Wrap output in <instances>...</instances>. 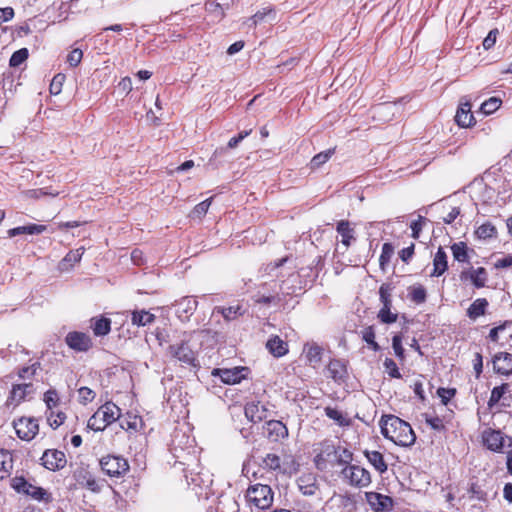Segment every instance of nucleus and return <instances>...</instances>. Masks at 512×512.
Segmentation results:
<instances>
[{
    "mask_svg": "<svg viewBox=\"0 0 512 512\" xmlns=\"http://www.w3.org/2000/svg\"><path fill=\"white\" fill-rule=\"evenodd\" d=\"M456 394V389L454 388H443L440 387L437 390V395L440 397L443 405H447L452 397Z\"/></svg>",
    "mask_w": 512,
    "mask_h": 512,
    "instance_id": "nucleus-62",
    "label": "nucleus"
},
{
    "mask_svg": "<svg viewBox=\"0 0 512 512\" xmlns=\"http://www.w3.org/2000/svg\"><path fill=\"white\" fill-rule=\"evenodd\" d=\"M39 367H40L39 362H35V363L31 364L30 366L22 367L18 371V376L22 380H29L36 374Z\"/></svg>",
    "mask_w": 512,
    "mask_h": 512,
    "instance_id": "nucleus-58",
    "label": "nucleus"
},
{
    "mask_svg": "<svg viewBox=\"0 0 512 512\" xmlns=\"http://www.w3.org/2000/svg\"><path fill=\"white\" fill-rule=\"evenodd\" d=\"M155 320V316L148 311H134L132 313V324L137 326H146Z\"/></svg>",
    "mask_w": 512,
    "mask_h": 512,
    "instance_id": "nucleus-41",
    "label": "nucleus"
},
{
    "mask_svg": "<svg viewBox=\"0 0 512 512\" xmlns=\"http://www.w3.org/2000/svg\"><path fill=\"white\" fill-rule=\"evenodd\" d=\"M509 384L503 383L500 386H496L492 389L490 398L488 400V406L490 408L494 407L499 403L503 395L508 391Z\"/></svg>",
    "mask_w": 512,
    "mask_h": 512,
    "instance_id": "nucleus-45",
    "label": "nucleus"
},
{
    "mask_svg": "<svg viewBox=\"0 0 512 512\" xmlns=\"http://www.w3.org/2000/svg\"><path fill=\"white\" fill-rule=\"evenodd\" d=\"M366 499L375 512H383L392 507V498L377 492L366 493Z\"/></svg>",
    "mask_w": 512,
    "mask_h": 512,
    "instance_id": "nucleus-20",
    "label": "nucleus"
},
{
    "mask_svg": "<svg viewBox=\"0 0 512 512\" xmlns=\"http://www.w3.org/2000/svg\"><path fill=\"white\" fill-rule=\"evenodd\" d=\"M448 268L447 255L442 247H439L433 259V272L431 276L439 277Z\"/></svg>",
    "mask_w": 512,
    "mask_h": 512,
    "instance_id": "nucleus-28",
    "label": "nucleus"
},
{
    "mask_svg": "<svg viewBox=\"0 0 512 512\" xmlns=\"http://www.w3.org/2000/svg\"><path fill=\"white\" fill-rule=\"evenodd\" d=\"M11 487L21 494L30 496L37 501L48 503L52 500L51 494L42 487L29 483L23 476H15L10 480Z\"/></svg>",
    "mask_w": 512,
    "mask_h": 512,
    "instance_id": "nucleus-5",
    "label": "nucleus"
},
{
    "mask_svg": "<svg viewBox=\"0 0 512 512\" xmlns=\"http://www.w3.org/2000/svg\"><path fill=\"white\" fill-rule=\"evenodd\" d=\"M382 435L398 446H411L416 436L410 424L395 415H385L380 420Z\"/></svg>",
    "mask_w": 512,
    "mask_h": 512,
    "instance_id": "nucleus-3",
    "label": "nucleus"
},
{
    "mask_svg": "<svg viewBox=\"0 0 512 512\" xmlns=\"http://www.w3.org/2000/svg\"><path fill=\"white\" fill-rule=\"evenodd\" d=\"M169 451L174 458L173 465L179 463L183 467L197 466L199 452L195 445V439L185 431L181 429L174 430Z\"/></svg>",
    "mask_w": 512,
    "mask_h": 512,
    "instance_id": "nucleus-2",
    "label": "nucleus"
},
{
    "mask_svg": "<svg viewBox=\"0 0 512 512\" xmlns=\"http://www.w3.org/2000/svg\"><path fill=\"white\" fill-rule=\"evenodd\" d=\"M297 486L303 495H315L316 492L319 490L316 474L311 472L301 474L297 478Z\"/></svg>",
    "mask_w": 512,
    "mask_h": 512,
    "instance_id": "nucleus-18",
    "label": "nucleus"
},
{
    "mask_svg": "<svg viewBox=\"0 0 512 512\" xmlns=\"http://www.w3.org/2000/svg\"><path fill=\"white\" fill-rule=\"evenodd\" d=\"M391 307L386 304L379 310L378 318L382 323L391 324L397 321L398 315L391 312Z\"/></svg>",
    "mask_w": 512,
    "mask_h": 512,
    "instance_id": "nucleus-55",
    "label": "nucleus"
},
{
    "mask_svg": "<svg viewBox=\"0 0 512 512\" xmlns=\"http://www.w3.org/2000/svg\"><path fill=\"white\" fill-rule=\"evenodd\" d=\"M183 472L188 485H193L194 487L203 489L208 488L212 483L210 475L203 472V469L199 465V461L197 462V466H184Z\"/></svg>",
    "mask_w": 512,
    "mask_h": 512,
    "instance_id": "nucleus-11",
    "label": "nucleus"
},
{
    "mask_svg": "<svg viewBox=\"0 0 512 512\" xmlns=\"http://www.w3.org/2000/svg\"><path fill=\"white\" fill-rule=\"evenodd\" d=\"M451 251L454 259L458 262H467L468 261V253L467 246L464 242L454 243L451 246Z\"/></svg>",
    "mask_w": 512,
    "mask_h": 512,
    "instance_id": "nucleus-46",
    "label": "nucleus"
},
{
    "mask_svg": "<svg viewBox=\"0 0 512 512\" xmlns=\"http://www.w3.org/2000/svg\"><path fill=\"white\" fill-rule=\"evenodd\" d=\"M195 333L196 332L184 333V337L180 342L172 344L168 348L169 354L173 358L189 366H196L197 362L196 351L190 345V342Z\"/></svg>",
    "mask_w": 512,
    "mask_h": 512,
    "instance_id": "nucleus-4",
    "label": "nucleus"
},
{
    "mask_svg": "<svg viewBox=\"0 0 512 512\" xmlns=\"http://www.w3.org/2000/svg\"><path fill=\"white\" fill-rule=\"evenodd\" d=\"M46 231L45 225L39 224H29L25 226H18L8 230L9 237H15L17 235L29 234V235H38Z\"/></svg>",
    "mask_w": 512,
    "mask_h": 512,
    "instance_id": "nucleus-30",
    "label": "nucleus"
},
{
    "mask_svg": "<svg viewBox=\"0 0 512 512\" xmlns=\"http://www.w3.org/2000/svg\"><path fill=\"white\" fill-rule=\"evenodd\" d=\"M96 393L89 387H80L78 389V399L81 404H88L94 400Z\"/></svg>",
    "mask_w": 512,
    "mask_h": 512,
    "instance_id": "nucleus-59",
    "label": "nucleus"
},
{
    "mask_svg": "<svg viewBox=\"0 0 512 512\" xmlns=\"http://www.w3.org/2000/svg\"><path fill=\"white\" fill-rule=\"evenodd\" d=\"M43 401L47 407L46 411L53 410L59 405L60 398L55 389H49L44 393Z\"/></svg>",
    "mask_w": 512,
    "mask_h": 512,
    "instance_id": "nucleus-51",
    "label": "nucleus"
},
{
    "mask_svg": "<svg viewBox=\"0 0 512 512\" xmlns=\"http://www.w3.org/2000/svg\"><path fill=\"white\" fill-rule=\"evenodd\" d=\"M229 5H223L218 0H209L205 3V10L213 21H220L224 18Z\"/></svg>",
    "mask_w": 512,
    "mask_h": 512,
    "instance_id": "nucleus-27",
    "label": "nucleus"
},
{
    "mask_svg": "<svg viewBox=\"0 0 512 512\" xmlns=\"http://www.w3.org/2000/svg\"><path fill=\"white\" fill-rule=\"evenodd\" d=\"M245 416L253 423H259L268 418L270 410L268 406L258 400L248 402L244 408Z\"/></svg>",
    "mask_w": 512,
    "mask_h": 512,
    "instance_id": "nucleus-15",
    "label": "nucleus"
},
{
    "mask_svg": "<svg viewBox=\"0 0 512 512\" xmlns=\"http://www.w3.org/2000/svg\"><path fill=\"white\" fill-rule=\"evenodd\" d=\"M215 311L220 313L227 321L234 320L245 313V310L239 304L229 307H216Z\"/></svg>",
    "mask_w": 512,
    "mask_h": 512,
    "instance_id": "nucleus-39",
    "label": "nucleus"
},
{
    "mask_svg": "<svg viewBox=\"0 0 512 512\" xmlns=\"http://www.w3.org/2000/svg\"><path fill=\"white\" fill-rule=\"evenodd\" d=\"M409 298L415 304H422L426 301L427 293L426 289L418 284L409 287Z\"/></svg>",
    "mask_w": 512,
    "mask_h": 512,
    "instance_id": "nucleus-43",
    "label": "nucleus"
},
{
    "mask_svg": "<svg viewBox=\"0 0 512 512\" xmlns=\"http://www.w3.org/2000/svg\"><path fill=\"white\" fill-rule=\"evenodd\" d=\"M35 391L36 388L32 382L13 384L5 401V406L15 408L23 401L33 398Z\"/></svg>",
    "mask_w": 512,
    "mask_h": 512,
    "instance_id": "nucleus-9",
    "label": "nucleus"
},
{
    "mask_svg": "<svg viewBox=\"0 0 512 512\" xmlns=\"http://www.w3.org/2000/svg\"><path fill=\"white\" fill-rule=\"evenodd\" d=\"M65 342L69 348L78 352H86L92 347L90 336L78 331L69 332L65 337Z\"/></svg>",
    "mask_w": 512,
    "mask_h": 512,
    "instance_id": "nucleus-16",
    "label": "nucleus"
},
{
    "mask_svg": "<svg viewBox=\"0 0 512 512\" xmlns=\"http://www.w3.org/2000/svg\"><path fill=\"white\" fill-rule=\"evenodd\" d=\"M212 199H213V197H210V198L200 202L199 204H197L194 207V209L191 211L189 216L192 219H202V217L207 213V211L211 205Z\"/></svg>",
    "mask_w": 512,
    "mask_h": 512,
    "instance_id": "nucleus-50",
    "label": "nucleus"
},
{
    "mask_svg": "<svg viewBox=\"0 0 512 512\" xmlns=\"http://www.w3.org/2000/svg\"><path fill=\"white\" fill-rule=\"evenodd\" d=\"M362 340L365 341L371 350L378 352L381 348L375 341V330L373 326L365 327L361 332Z\"/></svg>",
    "mask_w": 512,
    "mask_h": 512,
    "instance_id": "nucleus-42",
    "label": "nucleus"
},
{
    "mask_svg": "<svg viewBox=\"0 0 512 512\" xmlns=\"http://www.w3.org/2000/svg\"><path fill=\"white\" fill-rule=\"evenodd\" d=\"M266 348L276 358L285 356L289 352L288 343L279 336H272L266 342Z\"/></svg>",
    "mask_w": 512,
    "mask_h": 512,
    "instance_id": "nucleus-23",
    "label": "nucleus"
},
{
    "mask_svg": "<svg viewBox=\"0 0 512 512\" xmlns=\"http://www.w3.org/2000/svg\"><path fill=\"white\" fill-rule=\"evenodd\" d=\"M46 418H47V423L48 425L52 428V429H57L59 426H61L65 419H66V415L64 412L62 411H54L53 410H49V411H46Z\"/></svg>",
    "mask_w": 512,
    "mask_h": 512,
    "instance_id": "nucleus-44",
    "label": "nucleus"
},
{
    "mask_svg": "<svg viewBox=\"0 0 512 512\" xmlns=\"http://www.w3.org/2000/svg\"><path fill=\"white\" fill-rule=\"evenodd\" d=\"M100 466L103 472L110 477L123 476L129 470L128 461L121 456H105L100 460Z\"/></svg>",
    "mask_w": 512,
    "mask_h": 512,
    "instance_id": "nucleus-10",
    "label": "nucleus"
},
{
    "mask_svg": "<svg viewBox=\"0 0 512 512\" xmlns=\"http://www.w3.org/2000/svg\"><path fill=\"white\" fill-rule=\"evenodd\" d=\"M92 330L96 336L107 335L111 330V320L105 317L95 319L92 325Z\"/></svg>",
    "mask_w": 512,
    "mask_h": 512,
    "instance_id": "nucleus-40",
    "label": "nucleus"
},
{
    "mask_svg": "<svg viewBox=\"0 0 512 512\" xmlns=\"http://www.w3.org/2000/svg\"><path fill=\"white\" fill-rule=\"evenodd\" d=\"M328 372L334 381H342L346 377V366L340 360H331L328 364Z\"/></svg>",
    "mask_w": 512,
    "mask_h": 512,
    "instance_id": "nucleus-35",
    "label": "nucleus"
},
{
    "mask_svg": "<svg viewBox=\"0 0 512 512\" xmlns=\"http://www.w3.org/2000/svg\"><path fill=\"white\" fill-rule=\"evenodd\" d=\"M335 456H336L337 463L339 465H345V466L351 465L350 462L352 461L353 453L350 450H348L347 448L338 447L335 450Z\"/></svg>",
    "mask_w": 512,
    "mask_h": 512,
    "instance_id": "nucleus-52",
    "label": "nucleus"
},
{
    "mask_svg": "<svg viewBox=\"0 0 512 512\" xmlns=\"http://www.w3.org/2000/svg\"><path fill=\"white\" fill-rule=\"evenodd\" d=\"M263 466L269 470L277 471L282 474L292 475L298 471L299 464L291 455H286L281 459L274 453H268L262 460Z\"/></svg>",
    "mask_w": 512,
    "mask_h": 512,
    "instance_id": "nucleus-6",
    "label": "nucleus"
},
{
    "mask_svg": "<svg viewBox=\"0 0 512 512\" xmlns=\"http://www.w3.org/2000/svg\"><path fill=\"white\" fill-rule=\"evenodd\" d=\"M120 411V408L116 404L106 402L96 412L100 414V417L108 426L120 417Z\"/></svg>",
    "mask_w": 512,
    "mask_h": 512,
    "instance_id": "nucleus-24",
    "label": "nucleus"
},
{
    "mask_svg": "<svg viewBox=\"0 0 512 512\" xmlns=\"http://www.w3.org/2000/svg\"><path fill=\"white\" fill-rule=\"evenodd\" d=\"M17 436L26 441L32 440L38 433L39 425L36 419L20 418L13 422Z\"/></svg>",
    "mask_w": 512,
    "mask_h": 512,
    "instance_id": "nucleus-13",
    "label": "nucleus"
},
{
    "mask_svg": "<svg viewBox=\"0 0 512 512\" xmlns=\"http://www.w3.org/2000/svg\"><path fill=\"white\" fill-rule=\"evenodd\" d=\"M83 254L84 247L69 251L59 263L60 271H69L76 263L80 262Z\"/></svg>",
    "mask_w": 512,
    "mask_h": 512,
    "instance_id": "nucleus-25",
    "label": "nucleus"
},
{
    "mask_svg": "<svg viewBox=\"0 0 512 512\" xmlns=\"http://www.w3.org/2000/svg\"><path fill=\"white\" fill-rule=\"evenodd\" d=\"M267 17H271L272 19L275 18V12L271 7H266L257 11L252 17H250V20L253 21V24H258L264 21Z\"/></svg>",
    "mask_w": 512,
    "mask_h": 512,
    "instance_id": "nucleus-61",
    "label": "nucleus"
},
{
    "mask_svg": "<svg viewBox=\"0 0 512 512\" xmlns=\"http://www.w3.org/2000/svg\"><path fill=\"white\" fill-rule=\"evenodd\" d=\"M287 262L288 258H282L278 262L268 265L267 269L270 271H278L276 277L278 278V287L281 296H297L315 280L317 273H315L311 267L293 271L284 266Z\"/></svg>",
    "mask_w": 512,
    "mask_h": 512,
    "instance_id": "nucleus-1",
    "label": "nucleus"
},
{
    "mask_svg": "<svg viewBox=\"0 0 512 512\" xmlns=\"http://www.w3.org/2000/svg\"><path fill=\"white\" fill-rule=\"evenodd\" d=\"M107 427L106 423L100 417V414L95 412L87 421V428L93 431H102Z\"/></svg>",
    "mask_w": 512,
    "mask_h": 512,
    "instance_id": "nucleus-57",
    "label": "nucleus"
},
{
    "mask_svg": "<svg viewBox=\"0 0 512 512\" xmlns=\"http://www.w3.org/2000/svg\"><path fill=\"white\" fill-rule=\"evenodd\" d=\"M83 58V52L79 48L73 49L67 56V63L71 67H77Z\"/></svg>",
    "mask_w": 512,
    "mask_h": 512,
    "instance_id": "nucleus-63",
    "label": "nucleus"
},
{
    "mask_svg": "<svg viewBox=\"0 0 512 512\" xmlns=\"http://www.w3.org/2000/svg\"><path fill=\"white\" fill-rule=\"evenodd\" d=\"M246 499L258 509H268L273 503V492L268 485L255 484L247 489Z\"/></svg>",
    "mask_w": 512,
    "mask_h": 512,
    "instance_id": "nucleus-7",
    "label": "nucleus"
},
{
    "mask_svg": "<svg viewBox=\"0 0 512 512\" xmlns=\"http://www.w3.org/2000/svg\"><path fill=\"white\" fill-rule=\"evenodd\" d=\"M337 233L341 236V243L349 247L351 241L355 239L354 237V229L351 228L349 221L341 220L337 223L336 227Z\"/></svg>",
    "mask_w": 512,
    "mask_h": 512,
    "instance_id": "nucleus-31",
    "label": "nucleus"
},
{
    "mask_svg": "<svg viewBox=\"0 0 512 512\" xmlns=\"http://www.w3.org/2000/svg\"><path fill=\"white\" fill-rule=\"evenodd\" d=\"M333 152L334 150L328 149L315 155L310 162L311 168L315 169L320 167L322 164L326 163L332 156Z\"/></svg>",
    "mask_w": 512,
    "mask_h": 512,
    "instance_id": "nucleus-56",
    "label": "nucleus"
},
{
    "mask_svg": "<svg viewBox=\"0 0 512 512\" xmlns=\"http://www.w3.org/2000/svg\"><path fill=\"white\" fill-rule=\"evenodd\" d=\"M486 447L492 451H500L504 446V438L500 431H488L483 436Z\"/></svg>",
    "mask_w": 512,
    "mask_h": 512,
    "instance_id": "nucleus-26",
    "label": "nucleus"
},
{
    "mask_svg": "<svg viewBox=\"0 0 512 512\" xmlns=\"http://www.w3.org/2000/svg\"><path fill=\"white\" fill-rule=\"evenodd\" d=\"M474 120L471 113V105L469 103L462 104L455 115L456 123L463 128L469 127Z\"/></svg>",
    "mask_w": 512,
    "mask_h": 512,
    "instance_id": "nucleus-29",
    "label": "nucleus"
},
{
    "mask_svg": "<svg viewBox=\"0 0 512 512\" xmlns=\"http://www.w3.org/2000/svg\"><path fill=\"white\" fill-rule=\"evenodd\" d=\"M487 307L488 301L485 298H478L469 306L467 316L475 320L485 314Z\"/></svg>",
    "mask_w": 512,
    "mask_h": 512,
    "instance_id": "nucleus-36",
    "label": "nucleus"
},
{
    "mask_svg": "<svg viewBox=\"0 0 512 512\" xmlns=\"http://www.w3.org/2000/svg\"><path fill=\"white\" fill-rule=\"evenodd\" d=\"M29 55L27 48H21L17 51H15L9 60V65L11 67H18L20 66L24 61L27 60Z\"/></svg>",
    "mask_w": 512,
    "mask_h": 512,
    "instance_id": "nucleus-53",
    "label": "nucleus"
},
{
    "mask_svg": "<svg viewBox=\"0 0 512 512\" xmlns=\"http://www.w3.org/2000/svg\"><path fill=\"white\" fill-rule=\"evenodd\" d=\"M267 437L274 442L284 439L288 436V429L286 425L279 420L266 421L264 426Z\"/></svg>",
    "mask_w": 512,
    "mask_h": 512,
    "instance_id": "nucleus-19",
    "label": "nucleus"
},
{
    "mask_svg": "<svg viewBox=\"0 0 512 512\" xmlns=\"http://www.w3.org/2000/svg\"><path fill=\"white\" fill-rule=\"evenodd\" d=\"M253 299L255 303L257 304H263V305H269L271 303H279L283 300L280 292H277L275 295H266L262 294L261 292H258L253 296Z\"/></svg>",
    "mask_w": 512,
    "mask_h": 512,
    "instance_id": "nucleus-48",
    "label": "nucleus"
},
{
    "mask_svg": "<svg viewBox=\"0 0 512 512\" xmlns=\"http://www.w3.org/2000/svg\"><path fill=\"white\" fill-rule=\"evenodd\" d=\"M368 462L375 468L379 473H384L387 471L388 467L384 460L382 453L379 451H368L364 452Z\"/></svg>",
    "mask_w": 512,
    "mask_h": 512,
    "instance_id": "nucleus-33",
    "label": "nucleus"
},
{
    "mask_svg": "<svg viewBox=\"0 0 512 512\" xmlns=\"http://www.w3.org/2000/svg\"><path fill=\"white\" fill-rule=\"evenodd\" d=\"M342 478L351 486L364 488L370 485V472L356 464L347 465L341 470Z\"/></svg>",
    "mask_w": 512,
    "mask_h": 512,
    "instance_id": "nucleus-8",
    "label": "nucleus"
},
{
    "mask_svg": "<svg viewBox=\"0 0 512 512\" xmlns=\"http://www.w3.org/2000/svg\"><path fill=\"white\" fill-rule=\"evenodd\" d=\"M392 348L398 358L404 359V348L402 346V336L400 334H396L392 337Z\"/></svg>",
    "mask_w": 512,
    "mask_h": 512,
    "instance_id": "nucleus-64",
    "label": "nucleus"
},
{
    "mask_svg": "<svg viewBox=\"0 0 512 512\" xmlns=\"http://www.w3.org/2000/svg\"><path fill=\"white\" fill-rule=\"evenodd\" d=\"M42 465L50 471H58L66 466L65 453L57 449L46 450L41 457Z\"/></svg>",
    "mask_w": 512,
    "mask_h": 512,
    "instance_id": "nucleus-14",
    "label": "nucleus"
},
{
    "mask_svg": "<svg viewBox=\"0 0 512 512\" xmlns=\"http://www.w3.org/2000/svg\"><path fill=\"white\" fill-rule=\"evenodd\" d=\"M493 369L497 374L510 376L512 374V354L499 353L493 358Z\"/></svg>",
    "mask_w": 512,
    "mask_h": 512,
    "instance_id": "nucleus-22",
    "label": "nucleus"
},
{
    "mask_svg": "<svg viewBox=\"0 0 512 512\" xmlns=\"http://www.w3.org/2000/svg\"><path fill=\"white\" fill-rule=\"evenodd\" d=\"M248 372L247 367H234V368H214L211 372L212 376H218L221 381L228 385L240 383L241 380L246 378Z\"/></svg>",
    "mask_w": 512,
    "mask_h": 512,
    "instance_id": "nucleus-12",
    "label": "nucleus"
},
{
    "mask_svg": "<svg viewBox=\"0 0 512 512\" xmlns=\"http://www.w3.org/2000/svg\"><path fill=\"white\" fill-rule=\"evenodd\" d=\"M469 275L470 280L476 288H482L485 286L487 281V272L485 268L479 267L477 269H471L469 272L463 273V276Z\"/></svg>",
    "mask_w": 512,
    "mask_h": 512,
    "instance_id": "nucleus-38",
    "label": "nucleus"
},
{
    "mask_svg": "<svg viewBox=\"0 0 512 512\" xmlns=\"http://www.w3.org/2000/svg\"><path fill=\"white\" fill-rule=\"evenodd\" d=\"M394 254V247L391 243H384L379 257L380 268L384 271Z\"/></svg>",
    "mask_w": 512,
    "mask_h": 512,
    "instance_id": "nucleus-47",
    "label": "nucleus"
},
{
    "mask_svg": "<svg viewBox=\"0 0 512 512\" xmlns=\"http://www.w3.org/2000/svg\"><path fill=\"white\" fill-rule=\"evenodd\" d=\"M324 413L329 419L333 420L341 427H348L351 425V419L336 408L330 406L325 407Z\"/></svg>",
    "mask_w": 512,
    "mask_h": 512,
    "instance_id": "nucleus-34",
    "label": "nucleus"
},
{
    "mask_svg": "<svg viewBox=\"0 0 512 512\" xmlns=\"http://www.w3.org/2000/svg\"><path fill=\"white\" fill-rule=\"evenodd\" d=\"M323 349L317 343L308 342L304 344L303 355L306 360V364L315 368L322 360Z\"/></svg>",
    "mask_w": 512,
    "mask_h": 512,
    "instance_id": "nucleus-21",
    "label": "nucleus"
},
{
    "mask_svg": "<svg viewBox=\"0 0 512 512\" xmlns=\"http://www.w3.org/2000/svg\"><path fill=\"white\" fill-rule=\"evenodd\" d=\"M398 107L395 103H381L374 107V117L381 120H389L394 115Z\"/></svg>",
    "mask_w": 512,
    "mask_h": 512,
    "instance_id": "nucleus-37",
    "label": "nucleus"
},
{
    "mask_svg": "<svg viewBox=\"0 0 512 512\" xmlns=\"http://www.w3.org/2000/svg\"><path fill=\"white\" fill-rule=\"evenodd\" d=\"M496 228L491 223H484L476 230V235L479 239L492 238L496 235Z\"/></svg>",
    "mask_w": 512,
    "mask_h": 512,
    "instance_id": "nucleus-54",
    "label": "nucleus"
},
{
    "mask_svg": "<svg viewBox=\"0 0 512 512\" xmlns=\"http://www.w3.org/2000/svg\"><path fill=\"white\" fill-rule=\"evenodd\" d=\"M198 302L193 297H183L175 303V313L182 321H188L197 308Z\"/></svg>",
    "mask_w": 512,
    "mask_h": 512,
    "instance_id": "nucleus-17",
    "label": "nucleus"
},
{
    "mask_svg": "<svg viewBox=\"0 0 512 512\" xmlns=\"http://www.w3.org/2000/svg\"><path fill=\"white\" fill-rule=\"evenodd\" d=\"M502 104V100L498 97H491L484 101L481 105V111L485 115H490L497 111Z\"/></svg>",
    "mask_w": 512,
    "mask_h": 512,
    "instance_id": "nucleus-49",
    "label": "nucleus"
},
{
    "mask_svg": "<svg viewBox=\"0 0 512 512\" xmlns=\"http://www.w3.org/2000/svg\"><path fill=\"white\" fill-rule=\"evenodd\" d=\"M383 365H384L386 373L391 378L400 379L402 377L401 373L399 372L398 366H397L396 362L393 359L386 358L384 360Z\"/></svg>",
    "mask_w": 512,
    "mask_h": 512,
    "instance_id": "nucleus-60",
    "label": "nucleus"
},
{
    "mask_svg": "<svg viewBox=\"0 0 512 512\" xmlns=\"http://www.w3.org/2000/svg\"><path fill=\"white\" fill-rule=\"evenodd\" d=\"M13 469V456L8 450H0V479L7 478Z\"/></svg>",
    "mask_w": 512,
    "mask_h": 512,
    "instance_id": "nucleus-32",
    "label": "nucleus"
}]
</instances>
